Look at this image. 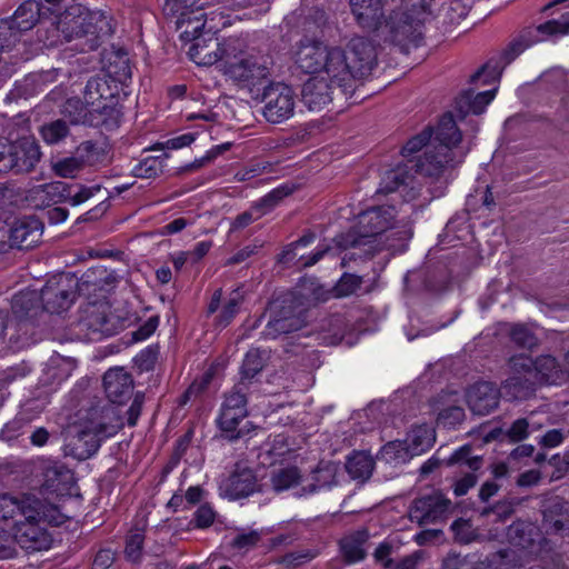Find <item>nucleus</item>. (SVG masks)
<instances>
[{
    "label": "nucleus",
    "instance_id": "33",
    "mask_svg": "<svg viewBox=\"0 0 569 569\" xmlns=\"http://www.w3.org/2000/svg\"><path fill=\"white\" fill-rule=\"evenodd\" d=\"M368 538L369 533L367 530H358L341 539V552L347 562L355 563L365 559V543Z\"/></svg>",
    "mask_w": 569,
    "mask_h": 569
},
{
    "label": "nucleus",
    "instance_id": "46",
    "mask_svg": "<svg viewBox=\"0 0 569 569\" xmlns=\"http://www.w3.org/2000/svg\"><path fill=\"white\" fill-rule=\"evenodd\" d=\"M100 190V187H86L82 184H69L67 183V190L64 191V202L77 207L89 200L96 192Z\"/></svg>",
    "mask_w": 569,
    "mask_h": 569
},
{
    "label": "nucleus",
    "instance_id": "63",
    "mask_svg": "<svg viewBox=\"0 0 569 569\" xmlns=\"http://www.w3.org/2000/svg\"><path fill=\"white\" fill-rule=\"evenodd\" d=\"M136 365L139 367L141 371H149L153 368L157 360V351L152 348H147L142 350L136 357Z\"/></svg>",
    "mask_w": 569,
    "mask_h": 569
},
{
    "label": "nucleus",
    "instance_id": "15",
    "mask_svg": "<svg viewBox=\"0 0 569 569\" xmlns=\"http://www.w3.org/2000/svg\"><path fill=\"white\" fill-rule=\"evenodd\" d=\"M110 307L107 302H89L80 310L78 321L79 331L84 332L90 339L94 336H111L116 332V325L109 315Z\"/></svg>",
    "mask_w": 569,
    "mask_h": 569
},
{
    "label": "nucleus",
    "instance_id": "57",
    "mask_svg": "<svg viewBox=\"0 0 569 569\" xmlns=\"http://www.w3.org/2000/svg\"><path fill=\"white\" fill-rule=\"evenodd\" d=\"M263 367L262 358L258 350L247 352L242 363V375L246 378L254 377Z\"/></svg>",
    "mask_w": 569,
    "mask_h": 569
},
{
    "label": "nucleus",
    "instance_id": "21",
    "mask_svg": "<svg viewBox=\"0 0 569 569\" xmlns=\"http://www.w3.org/2000/svg\"><path fill=\"white\" fill-rule=\"evenodd\" d=\"M103 387L111 402L123 403L131 397L133 380L123 368H112L103 376Z\"/></svg>",
    "mask_w": 569,
    "mask_h": 569
},
{
    "label": "nucleus",
    "instance_id": "61",
    "mask_svg": "<svg viewBox=\"0 0 569 569\" xmlns=\"http://www.w3.org/2000/svg\"><path fill=\"white\" fill-rule=\"evenodd\" d=\"M214 518L216 512L213 509L208 503H204L196 510L193 521L198 528H208L213 523Z\"/></svg>",
    "mask_w": 569,
    "mask_h": 569
},
{
    "label": "nucleus",
    "instance_id": "8",
    "mask_svg": "<svg viewBox=\"0 0 569 569\" xmlns=\"http://www.w3.org/2000/svg\"><path fill=\"white\" fill-rule=\"evenodd\" d=\"M53 512L54 508L46 506L39 499L24 507L23 513L14 521L12 529L13 537L22 549L39 551L51 546V537L43 523L53 520Z\"/></svg>",
    "mask_w": 569,
    "mask_h": 569
},
{
    "label": "nucleus",
    "instance_id": "31",
    "mask_svg": "<svg viewBox=\"0 0 569 569\" xmlns=\"http://www.w3.org/2000/svg\"><path fill=\"white\" fill-rule=\"evenodd\" d=\"M99 108H91L86 100L79 98H70L63 106V112L71 117L72 124L84 123L92 127L104 124V119L97 116Z\"/></svg>",
    "mask_w": 569,
    "mask_h": 569
},
{
    "label": "nucleus",
    "instance_id": "19",
    "mask_svg": "<svg viewBox=\"0 0 569 569\" xmlns=\"http://www.w3.org/2000/svg\"><path fill=\"white\" fill-rule=\"evenodd\" d=\"M11 171L14 173H26L34 169L40 161V147L33 138H22L11 142L10 152Z\"/></svg>",
    "mask_w": 569,
    "mask_h": 569
},
{
    "label": "nucleus",
    "instance_id": "10",
    "mask_svg": "<svg viewBox=\"0 0 569 569\" xmlns=\"http://www.w3.org/2000/svg\"><path fill=\"white\" fill-rule=\"evenodd\" d=\"M96 16L97 13H91L79 4H72L57 17L54 30L67 42L80 41L76 46L77 50H94L99 44L97 28L93 24Z\"/></svg>",
    "mask_w": 569,
    "mask_h": 569
},
{
    "label": "nucleus",
    "instance_id": "47",
    "mask_svg": "<svg viewBox=\"0 0 569 569\" xmlns=\"http://www.w3.org/2000/svg\"><path fill=\"white\" fill-rule=\"evenodd\" d=\"M164 158L162 157H147L142 159L134 168L133 173L136 177L149 179L162 172L164 167Z\"/></svg>",
    "mask_w": 569,
    "mask_h": 569
},
{
    "label": "nucleus",
    "instance_id": "16",
    "mask_svg": "<svg viewBox=\"0 0 569 569\" xmlns=\"http://www.w3.org/2000/svg\"><path fill=\"white\" fill-rule=\"evenodd\" d=\"M450 500L440 491H432L413 500L409 516L411 521L429 525L443 521L449 512Z\"/></svg>",
    "mask_w": 569,
    "mask_h": 569
},
{
    "label": "nucleus",
    "instance_id": "50",
    "mask_svg": "<svg viewBox=\"0 0 569 569\" xmlns=\"http://www.w3.org/2000/svg\"><path fill=\"white\" fill-rule=\"evenodd\" d=\"M83 168L76 153L60 159L52 164L54 173L62 178H74Z\"/></svg>",
    "mask_w": 569,
    "mask_h": 569
},
{
    "label": "nucleus",
    "instance_id": "44",
    "mask_svg": "<svg viewBox=\"0 0 569 569\" xmlns=\"http://www.w3.org/2000/svg\"><path fill=\"white\" fill-rule=\"evenodd\" d=\"M541 428L542 425L531 421L530 417L519 418L511 423L509 429L506 431V436L511 442H520L527 439L531 432Z\"/></svg>",
    "mask_w": 569,
    "mask_h": 569
},
{
    "label": "nucleus",
    "instance_id": "52",
    "mask_svg": "<svg viewBox=\"0 0 569 569\" xmlns=\"http://www.w3.org/2000/svg\"><path fill=\"white\" fill-rule=\"evenodd\" d=\"M242 297L239 291L232 292L230 298L228 299L227 303L223 306L219 317H218V323L221 327H227L231 320L234 318V316L239 311V307L241 305Z\"/></svg>",
    "mask_w": 569,
    "mask_h": 569
},
{
    "label": "nucleus",
    "instance_id": "25",
    "mask_svg": "<svg viewBox=\"0 0 569 569\" xmlns=\"http://www.w3.org/2000/svg\"><path fill=\"white\" fill-rule=\"evenodd\" d=\"M107 91V83L103 79L93 77L88 80L83 99L86 103L90 104L91 108H99L97 116L100 119L107 120V118H112L117 110L107 103V99L104 98V92Z\"/></svg>",
    "mask_w": 569,
    "mask_h": 569
},
{
    "label": "nucleus",
    "instance_id": "9",
    "mask_svg": "<svg viewBox=\"0 0 569 569\" xmlns=\"http://www.w3.org/2000/svg\"><path fill=\"white\" fill-rule=\"evenodd\" d=\"M507 539L510 547L497 553L500 569H518L542 550L540 530L531 522L517 521L510 525Z\"/></svg>",
    "mask_w": 569,
    "mask_h": 569
},
{
    "label": "nucleus",
    "instance_id": "60",
    "mask_svg": "<svg viewBox=\"0 0 569 569\" xmlns=\"http://www.w3.org/2000/svg\"><path fill=\"white\" fill-rule=\"evenodd\" d=\"M263 216H264V212L260 211L258 208L256 209V204H253L250 208V210L244 211L241 214L237 216V218L233 220V222L231 224V229L232 230L243 229Z\"/></svg>",
    "mask_w": 569,
    "mask_h": 569
},
{
    "label": "nucleus",
    "instance_id": "59",
    "mask_svg": "<svg viewBox=\"0 0 569 569\" xmlns=\"http://www.w3.org/2000/svg\"><path fill=\"white\" fill-rule=\"evenodd\" d=\"M568 436L569 431H565L563 429H550L540 437L538 443L542 448H556L560 446Z\"/></svg>",
    "mask_w": 569,
    "mask_h": 569
},
{
    "label": "nucleus",
    "instance_id": "62",
    "mask_svg": "<svg viewBox=\"0 0 569 569\" xmlns=\"http://www.w3.org/2000/svg\"><path fill=\"white\" fill-rule=\"evenodd\" d=\"M361 284V279L353 274H345L337 286L339 296H349L353 293Z\"/></svg>",
    "mask_w": 569,
    "mask_h": 569
},
{
    "label": "nucleus",
    "instance_id": "5",
    "mask_svg": "<svg viewBox=\"0 0 569 569\" xmlns=\"http://www.w3.org/2000/svg\"><path fill=\"white\" fill-rule=\"evenodd\" d=\"M224 62L221 72L231 81L243 88H250L270 74L272 59L253 48H249L240 37L224 39Z\"/></svg>",
    "mask_w": 569,
    "mask_h": 569
},
{
    "label": "nucleus",
    "instance_id": "14",
    "mask_svg": "<svg viewBox=\"0 0 569 569\" xmlns=\"http://www.w3.org/2000/svg\"><path fill=\"white\" fill-rule=\"evenodd\" d=\"M247 399L238 389L228 393L222 402L220 415L217 419L219 429L224 438L236 440L241 437L240 422L247 417Z\"/></svg>",
    "mask_w": 569,
    "mask_h": 569
},
{
    "label": "nucleus",
    "instance_id": "26",
    "mask_svg": "<svg viewBox=\"0 0 569 569\" xmlns=\"http://www.w3.org/2000/svg\"><path fill=\"white\" fill-rule=\"evenodd\" d=\"M73 483V472L61 462H50L43 470V487L51 492H68Z\"/></svg>",
    "mask_w": 569,
    "mask_h": 569
},
{
    "label": "nucleus",
    "instance_id": "20",
    "mask_svg": "<svg viewBox=\"0 0 569 569\" xmlns=\"http://www.w3.org/2000/svg\"><path fill=\"white\" fill-rule=\"evenodd\" d=\"M224 40L218 42L213 36H210L208 40L193 34V43L189 48L190 59L198 66H212L217 62L223 64L224 53Z\"/></svg>",
    "mask_w": 569,
    "mask_h": 569
},
{
    "label": "nucleus",
    "instance_id": "48",
    "mask_svg": "<svg viewBox=\"0 0 569 569\" xmlns=\"http://www.w3.org/2000/svg\"><path fill=\"white\" fill-rule=\"evenodd\" d=\"M144 535L141 531L130 532L126 539L124 556L128 561L138 563L143 557Z\"/></svg>",
    "mask_w": 569,
    "mask_h": 569
},
{
    "label": "nucleus",
    "instance_id": "11",
    "mask_svg": "<svg viewBox=\"0 0 569 569\" xmlns=\"http://www.w3.org/2000/svg\"><path fill=\"white\" fill-rule=\"evenodd\" d=\"M261 101L262 114L270 123H281L293 117L296 93L282 82L270 83L263 89Z\"/></svg>",
    "mask_w": 569,
    "mask_h": 569
},
{
    "label": "nucleus",
    "instance_id": "58",
    "mask_svg": "<svg viewBox=\"0 0 569 569\" xmlns=\"http://www.w3.org/2000/svg\"><path fill=\"white\" fill-rule=\"evenodd\" d=\"M316 556L317 552L310 549L297 550L284 555L280 563L297 567L312 560Z\"/></svg>",
    "mask_w": 569,
    "mask_h": 569
},
{
    "label": "nucleus",
    "instance_id": "1",
    "mask_svg": "<svg viewBox=\"0 0 569 569\" xmlns=\"http://www.w3.org/2000/svg\"><path fill=\"white\" fill-rule=\"evenodd\" d=\"M295 62L305 73L313 74L302 86V102L310 111H320L333 100L336 89L348 97L357 82L371 73L377 48L363 37L352 38L346 48L306 38L297 46Z\"/></svg>",
    "mask_w": 569,
    "mask_h": 569
},
{
    "label": "nucleus",
    "instance_id": "3",
    "mask_svg": "<svg viewBox=\"0 0 569 569\" xmlns=\"http://www.w3.org/2000/svg\"><path fill=\"white\" fill-rule=\"evenodd\" d=\"M462 134L451 113H446L435 130L427 128L412 137L402 147L403 157H409L422 148L425 151L415 164L416 172L430 181L439 180L443 173L461 163L468 149L459 148Z\"/></svg>",
    "mask_w": 569,
    "mask_h": 569
},
{
    "label": "nucleus",
    "instance_id": "34",
    "mask_svg": "<svg viewBox=\"0 0 569 569\" xmlns=\"http://www.w3.org/2000/svg\"><path fill=\"white\" fill-rule=\"evenodd\" d=\"M71 121L57 119L40 127V136L49 146L66 143L68 139H74Z\"/></svg>",
    "mask_w": 569,
    "mask_h": 569
},
{
    "label": "nucleus",
    "instance_id": "56",
    "mask_svg": "<svg viewBox=\"0 0 569 569\" xmlns=\"http://www.w3.org/2000/svg\"><path fill=\"white\" fill-rule=\"evenodd\" d=\"M511 340L522 348H532L537 345L536 336L525 326L517 325L510 331Z\"/></svg>",
    "mask_w": 569,
    "mask_h": 569
},
{
    "label": "nucleus",
    "instance_id": "32",
    "mask_svg": "<svg viewBox=\"0 0 569 569\" xmlns=\"http://www.w3.org/2000/svg\"><path fill=\"white\" fill-rule=\"evenodd\" d=\"M406 443L412 457L422 455L429 450L436 441L435 429L427 423L415 426L406 437Z\"/></svg>",
    "mask_w": 569,
    "mask_h": 569
},
{
    "label": "nucleus",
    "instance_id": "22",
    "mask_svg": "<svg viewBox=\"0 0 569 569\" xmlns=\"http://www.w3.org/2000/svg\"><path fill=\"white\" fill-rule=\"evenodd\" d=\"M43 233V223L36 217L18 219L10 230L12 246L28 249L37 244Z\"/></svg>",
    "mask_w": 569,
    "mask_h": 569
},
{
    "label": "nucleus",
    "instance_id": "4",
    "mask_svg": "<svg viewBox=\"0 0 569 569\" xmlns=\"http://www.w3.org/2000/svg\"><path fill=\"white\" fill-rule=\"evenodd\" d=\"M114 415L113 408H92L84 418L69 425L64 430V455L77 460L91 458L102 439L113 435L120 426L110 423Z\"/></svg>",
    "mask_w": 569,
    "mask_h": 569
},
{
    "label": "nucleus",
    "instance_id": "45",
    "mask_svg": "<svg viewBox=\"0 0 569 569\" xmlns=\"http://www.w3.org/2000/svg\"><path fill=\"white\" fill-rule=\"evenodd\" d=\"M107 74L114 81L126 83L132 74L129 59L126 54H117L106 67Z\"/></svg>",
    "mask_w": 569,
    "mask_h": 569
},
{
    "label": "nucleus",
    "instance_id": "36",
    "mask_svg": "<svg viewBox=\"0 0 569 569\" xmlns=\"http://www.w3.org/2000/svg\"><path fill=\"white\" fill-rule=\"evenodd\" d=\"M76 368V363L70 358L60 356L52 357L44 370L43 382L47 385H59L67 380Z\"/></svg>",
    "mask_w": 569,
    "mask_h": 569
},
{
    "label": "nucleus",
    "instance_id": "27",
    "mask_svg": "<svg viewBox=\"0 0 569 569\" xmlns=\"http://www.w3.org/2000/svg\"><path fill=\"white\" fill-rule=\"evenodd\" d=\"M496 91L497 89H492L475 93L472 90H467L456 99L455 109L460 118H465L469 113L480 114L493 100Z\"/></svg>",
    "mask_w": 569,
    "mask_h": 569
},
{
    "label": "nucleus",
    "instance_id": "39",
    "mask_svg": "<svg viewBox=\"0 0 569 569\" xmlns=\"http://www.w3.org/2000/svg\"><path fill=\"white\" fill-rule=\"evenodd\" d=\"M41 14V3L37 0L24 1L11 17L20 30L28 31L39 21Z\"/></svg>",
    "mask_w": 569,
    "mask_h": 569
},
{
    "label": "nucleus",
    "instance_id": "28",
    "mask_svg": "<svg viewBox=\"0 0 569 569\" xmlns=\"http://www.w3.org/2000/svg\"><path fill=\"white\" fill-rule=\"evenodd\" d=\"M303 319L292 313L290 310L282 309L274 313L264 328V336L270 339H277L281 335L297 331L303 327Z\"/></svg>",
    "mask_w": 569,
    "mask_h": 569
},
{
    "label": "nucleus",
    "instance_id": "6",
    "mask_svg": "<svg viewBox=\"0 0 569 569\" xmlns=\"http://www.w3.org/2000/svg\"><path fill=\"white\" fill-rule=\"evenodd\" d=\"M110 273L103 268L88 270L79 282L68 274L48 281L39 292L42 311L59 313L70 308L76 298V289L86 295L91 291H106Z\"/></svg>",
    "mask_w": 569,
    "mask_h": 569
},
{
    "label": "nucleus",
    "instance_id": "13",
    "mask_svg": "<svg viewBox=\"0 0 569 569\" xmlns=\"http://www.w3.org/2000/svg\"><path fill=\"white\" fill-rule=\"evenodd\" d=\"M396 210L391 206L373 207L358 216V237L349 241L350 246L358 247L370 242L368 239L376 238L393 228Z\"/></svg>",
    "mask_w": 569,
    "mask_h": 569
},
{
    "label": "nucleus",
    "instance_id": "18",
    "mask_svg": "<svg viewBox=\"0 0 569 569\" xmlns=\"http://www.w3.org/2000/svg\"><path fill=\"white\" fill-rule=\"evenodd\" d=\"M500 392L490 382H477L466 393V401L475 415L486 416L499 405Z\"/></svg>",
    "mask_w": 569,
    "mask_h": 569
},
{
    "label": "nucleus",
    "instance_id": "29",
    "mask_svg": "<svg viewBox=\"0 0 569 569\" xmlns=\"http://www.w3.org/2000/svg\"><path fill=\"white\" fill-rule=\"evenodd\" d=\"M66 190L67 183L62 181L38 184L28 191V199L37 207H50L51 204L64 202Z\"/></svg>",
    "mask_w": 569,
    "mask_h": 569
},
{
    "label": "nucleus",
    "instance_id": "51",
    "mask_svg": "<svg viewBox=\"0 0 569 569\" xmlns=\"http://www.w3.org/2000/svg\"><path fill=\"white\" fill-rule=\"evenodd\" d=\"M74 153L83 167L93 166L102 158L100 148L92 141H84L80 143Z\"/></svg>",
    "mask_w": 569,
    "mask_h": 569
},
{
    "label": "nucleus",
    "instance_id": "53",
    "mask_svg": "<svg viewBox=\"0 0 569 569\" xmlns=\"http://www.w3.org/2000/svg\"><path fill=\"white\" fill-rule=\"evenodd\" d=\"M465 419V410L460 406L451 405L438 413V423L443 427L453 428Z\"/></svg>",
    "mask_w": 569,
    "mask_h": 569
},
{
    "label": "nucleus",
    "instance_id": "42",
    "mask_svg": "<svg viewBox=\"0 0 569 569\" xmlns=\"http://www.w3.org/2000/svg\"><path fill=\"white\" fill-rule=\"evenodd\" d=\"M412 458L406 440H395L385 445L380 450V459L387 463H405Z\"/></svg>",
    "mask_w": 569,
    "mask_h": 569
},
{
    "label": "nucleus",
    "instance_id": "23",
    "mask_svg": "<svg viewBox=\"0 0 569 569\" xmlns=\"http://www.w3.org/2000/svg\"><path fill=\"white\" fill-rule=\"evenodd\" d=\"M315 241V234L309 233L302 236L297 241L288 244L282 252L279 254L278 261L288 266H296L300 262L302 267H311L323 258L329 252V247L317 249L309 258L305 259L303 254H299L300 248H306Z\"/></svg>",
    "mask_w": 569,
    "mask_h": 569
},
{
    "label": "nucleus",
    "instance_id": "55",
    "mask_svg": "<svg viewBox=\"0 0 569 569\" xmlns=\"http://www.w3.org/2000/svg\"><path fill=\"white\" fill-rule=\"evenodd\" d=\"M470 452H471V448L469 446H463L452 453L449 461L451 463H453V462L463 463L468 468H470L472 471H476V470L480 469V467L482 465V460L479 456L471 457Z\"/></svg>",
    "mask_w": 569,
    "mask_h": 569
},
{
    "label": "nucleus",
    "instance_id": "24",
    "mask_svg": "<svg viewBox=\"0 0 569 569\" xmlns=\"http://www.w3.org/2000/svg\"><path fill=\"white\" fill-rule=\"evenodd\" d=\"M339 467L337 463L321 461L312 472L311 479H306L305 485L296 492L297 497H307L323 488H330L337 483V473Z\"/></svg>",
    "mask_w": 569,
    "mask_h": 569
},
{
    "label": "nucleus",
    "instance_id": "43",
    "mask_svg": "<svg viewBox=\"0 0 569 569\" xmlns=\"http://www.w3.org/2000/svg\"><path fill=\"white\" fill-rule=\"evenodd\" d=\"M24 32L11 18L0 20V51L16 47Z\"/></svg>",
    "mask_w": 569,
    "mask_h": 569
},
{
    "label": "nucleus",
    "instance_id": "2",
    "mask_svg": "<svg viewBox=\"0 0 569 569\" xmlns=\"http://www.w3.org/2000/svg\"><path fill=\"white\" fill-rule=\"evenodd\" d=\"M351 12L357 23L367 30L385 28L392 43L402 52L417 47L421 28L431 14L426 0H402L401 4L385 19L382 0H350Z\"/></svg>",
    "mask_w": 569,
    "mask_h": 569
},
{
    "label": "nucleus",
    "instance_id": "38",
    "mask_svg": "<svg viewBox=\"0 0 569 569\" xmlns=\"http://www.w3.org/2000/svg\"><path fill=\"white\" fill-rule=\"evenodd\" d=\"M305 482L296 467L278 469L271 475L272 488L278 492L293 489L296 493Z\"/></svg>",
    "mask_w": 569,
    "mask_h": 569
},
{
    "label": "nucleus",
    "instance_id": "54",
    "mask_svg": "<svg viewBox=\"0 0 569 569\" xmlns=\"http://www.w3.org/2000/svg\"><path fill=\"white\" fill-rule=\"evenodd\" d=\"M289 192L290 190L286 187L276 188L254 203L256 209L258 208L266 214L271 211L286 196H288Z\"/></svg>",
    "mask_w": 569,
    "mask_h": 569
},
{
    "label": "nucleus",
    "instance_id": "41",
    "mask_svg": "<svg viewBox=\"0 0 569 569\" xmlns=\"http://www.w3.org/2000/svg\"><path fill=\"white\" fill-rule=\"evenodd\" d=\"M37 498L23 496L18 498L10 493H0V520L12 519L17 516L19 518L24 511V507Z\"/></svg>",
    "mask_w": 569,
    "mask_h": 569
},
{
    "label": "nucleus",
    "instance_id": "35",
    "mask_svg": "<svg viewBox=\"0 0 569 569\" xmlns=\"http://www.w3.org/2000/svg\"><path fill=\"white\" fill-rule=\"evenodd\" d=\"M532 375H539L540 379L549 383H559L565 379L566 372L558 360L550 355H542L532 360Z\"/></svg>",
    "mask_w": 569,
    "mask_h": 569
},
{
    "label": "nucleus",
    "instance_id": "30",
    "mask_svg": "<svg viewBox=\"0 0 569 569\" xmlns=\"http://www.w3.org/2000/svg\"><path fill=\"white\" fill-rule=\"evenodd\" d=\"M12 313L17 320L23 321L36 318L42 312L40 295L36 290L17 293L11 302Z\"/></svg>",
    "mask_w": 569,
    "mask_h": 569
},
{
    "label": "nucleus",
    "instance_id": "7",
    "mask_svg": "<svg viewBox=\"0 0 569 569\" xmlns=\"http://www.w3.org/2000/svg\"><path fill=\"white\" fill-rule=\"evenodd\" d=\"M536 33L532 39H526L521 36L520 39L512 42L503 52L500 61L490 60L481 69L470 77L472 83L482 79V84H488L492 81L499 80L503 68L515 60L526 48L536 41H542L552 36H565L569 33V11L561 14L558 19L549 20L539 24L528 34Z\"/></svg>",
    "mask_w": 569,
    "mask_h": 569
},
{
    "label": "nucleus",
    "instance_id": "64",
    "mask_svg": "<svg viewBox=\"0 0 569 569\" xmlns=\"http://www.w3.org/2000/svg\"><path fill=\"white\" fill-rule=\"evenodd\" d=\"M260 537H261V535L256 530L239 533L233 539L232 545H233V547H236L238 549H248V548L256 546L258 543V541L260 540Z\"/></svg>",
    "mask_w": 569,
    "mask_h": 569
},
{
    "label": "nucleus",
    "instance_id": "40",
    "mask_svg": "<svg viewBox=\"0 0 569 569\" xmlns=\"http://www.w3.org/2000/svg\"><path fill=\"white\" fill-rule=\"evenodd\" d=\"M346 470L352 479L365 481L371 476L373 460L366 452H353L347 459Z\"/></svg>",
    "mask_w": 569,
    "mask_h": 569
},
{
    "label": "nucleus",
    "instance_id": "17",
    "mask_svg": "<svg viewBox=\"0 0 569 569\" xmlns=\"http://www.w3.org/2000/svg\"><path fill=\"white\" fill-rule=\"evenodd\" d=\"M257 479L251 468L237 463L229 477L220 482V496L229 500L248 497L254 492Z\"/></svg>",
    "mask_w": 569,
    "mask_h": 569
},
{
    "label": "nucleus",
    "instance_id": "37",
    "mask_svg": "<svg viewBox=\"0 0 569 569\" xmlns=\"http://www.w3.org/2000/svg\"><path fill=\"white\" fill-rule=\"evenodd\" d=\"M289 451L287 439L283 435L269 438L261 447L258 458L261 465H273Z\"/></svg>",
    "mask_w": 569,
    "mask_h": 569
},
{
    "label": "nucleus",
    "instance_id": "49",
    "mask_svg": "<svg viewBox=\"0 0 569 569\" xmlns=\"http://www.w3.org/2000/svg\"><path fill=\"white\" fill-rule=\"evenodd\" d=\"M411 182L412 179L407 176L402 168L398 167L386 173L381 190L386 193L397 191L401 188H407Z\"/></svg>",
    "mask_w": 569,
    "mask_h": 569
},
{
    "label": "nucleus",
    "instance_id": "12",
    "mask_svg": "<svg viewBox=\"0 0 569 569\" xmlns=\"http://www.w3.org/2000/svg\"><path fill=\"white\" fill-rule=\"evenodd\" d=\"M532 359L526 355H517L509 359L510 375L502 382L501 392L509 400H525L536 390L532 380Z\"/></svg>",
    "mask_w": 569,
    "mask_h": 569
}]
</instances>
